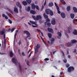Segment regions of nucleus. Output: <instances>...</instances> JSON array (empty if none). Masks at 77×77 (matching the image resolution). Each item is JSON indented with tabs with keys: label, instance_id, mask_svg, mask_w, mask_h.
I'll list each match as a JSON object with an SVG mask.
<instances>
[{
	"label": "nucleus",
	"instance_id": "1",
	"mask_svg": "<svg viewBox=\"0 0 77 77\" xmlns=\"http://www.w3.org/2000/svg\"><path fill=\"white\" fill-rule=\"evenodd\" d=\"M0 35H3V38H6V34H5V29H2L0 31Z\"/></svg>",
	"mask_w": 77,
	"mask_h": 77
},
{
	"label": "nucleus",
	"instance_id": "2",
	"mask_svg": "<svg viewBox=\"0 0 77 77\" xmlns=\"http://www.w3.org/2000/svg\"><path fill=\"white\" fill-rule=\"evenodd\" d=\"M74 70V68L73 66H70L67 69V71L68 72H71Z\"/></svg>",
	"mask_w": 77,
	"mask_h": 77
},
{
	"label": "nucleus",
	"instance_id": "3",
	"mask_svg": "<svg viewBox=\"0 0 77 77\" xmlns=\"http://www.w3.org/2000/svg\"><path fill=\"white\" fill-rule=\"evenodd\" d=\"M25 34H26L27 35H27L26 37V38H29V37H30V33L29 32V31L26 30V31H24L23 32Z\"/></svg>",
	"mask_w": 77,
	"mask_h": 77
},
{
	"label": "nucleus",
	"instance_id": "4",
	"mask_svg": "<svg viewBox=\"0 0 77 77\" xmlns=\"http://www.w3.org/2000/svg\"><path fill=\"white\" fill-rule=\"evenodd\" d=\"M12 62L13 63H14L16 65H17V63L18 62V60L17 59H15V58H13L12 59Z\"/></svg>",
	"mask_w": 77,
	"mask_h": 77
},
{
	"label": "nucleus",
	"instance_id": "5",
	"mask_svg": "<svg viewBox=\"0 0 77 77\" xmlns=\"http://www.w3.org/2000/svg\"><path fill=\"white\" fill-rule=\"evenodd\" d=\"M48 30L49 32H50V33H54V31H53V30L51 28H48Z\"/></svg>",
	"mask_w": 77,
	"mask_h": 77
},
{
	"label": "nucleus",
	"instance_id": "6",
	"mask_svg": "<svg viewBox=\"0 0 77 77\" xmlns=\"http://www.w3.org/2000/svg\"><path fill=\"white\" fill-rule=\"evenodd\" d=\"M16 5L18 6V7H19V8H20V9H22V6H21V5L20 4L19 2H16Z\"/></svg>",
	"mask_w": 77,
	"mask_h": 77
},
{
	"label": "nucleus",
	"instance_id": "7",
	"mask_svg": "<svg viewBox=\"0 0 77 77\" xmlns=\"http://www.w3.org/2000/svg\"><path fill=\"white\" fill-rule=\"evenodd\" d=\"M45 26H48V27H50V26H51V23L50 22L47 23V22L46 21V22L45 23Z\"/></svg>",
	"mask_w": 77,
	"mask_h": 77
},
{
	"label": "nucleus",
	"instance_id": "8",
	"mask_svg": "<svg viewBox=\"0 0 77 77\" xmlns=\"http://www.w3.org/2000/svg\"><path fill=\"white\" fill-rule=\"evenodd\" d=\"M51 10L49 9H46L45 10V12L48 15V14H50V12Z\"/></svg>",
	"mask_w": 77,
	"mask_h": 77
},
{
	"label": "nucleus",
	"instance_id": "9",
	"mask_svg": "<svg viewBox=\"0 0 77 77\" xmlns=\"http://www.w3.org/2000/svg\"><path fill=\"white\" fill-rule=\"evenodd\" d=\"M37 20H39V19H42V17L40 15H38L36 16Z\"/></svg>",
	"mask_w": 77,
	"mask_h": 77
},
{
	"label": "nucleus",
	"instance_id": "10",
	"mask_svg": "<svg viewBox=\"0 0 77 77\" xmlns=\"http://www.w3.org/2000/svg\"><path fill=\"white\" fill-rule=\"evenodd\" d=\"M50 41L51 42L50 44L51 45H52V44H53V43H54V38H52L51 39H50Z\"/></svg>",
	"mask_w": 77,
	"mask_h": 77
},
{
	"label": "nucleus",
	"instance_id": "11",
	"mask_svg": "<svg viewBox=\"0 0 77 77\" xmlns=\"http://www.w3.org/2000/svg\"><path fill=\"white\" fill-rule=\"evenodd\" d=\"M51 23L53 25H55L56 24V21H55V19H53L51 22Z\"/></svg>",
	"mask_w": 77,
	"mask_h": 77
},
{
	"label": "nucleus",
	"instance_id": "12",
	"mask_svg": "<svg viewBox=\"0 0 77 77\" xmlns=\"http://www.w3.org/2000/svg\"><path fill=\"white\" fill-rule=\"evenodd\" d=\"M61 16L62 18H65V14L63 13H61Z\"/></svg>",
	"mask_w": 77,
	"mask_h": 77
},
{
	"label": "nucleus",
	"instance_id": "13",
	"mask_svg": "<svg viewBox=\"0 0 77 77\" xmlns=\"http://www.w3.org/2000/svg\"><path fill=\"white\" fill-rule=\"evenodd\" d=\"M31 7L32 9H35V8H36V5H35V4L33 3L31 5Z\"/></svg>",
	"mask_w": 77,
	"mask_h": 77
},
{
	"label": "nucleus",
	"instance_id": "14",
	"mask_svg": "<svg viewBox=\"0 0 77 77\" xmlns=\"http://www.w3.org/2000/svg\"><path fill=\"white\" fill-rule=\"evenodd\" d=\"M14 11L16 14H18V10L17 8H14Z\"/></svg>",
	"mask_w": 77,
	"mask_h": 77
},
{
	"label": "nucleus",
	"instance_id": "15",
	"mask_svg": "<svg viewBox=\"0 0 77 77\" xmlns=\"http://www.w3.org/2000/svg\"><path fill=\"white\" fill-rule=\"evenodd\" d=\"M43 16L44 17L45 19H46V18H48V15H46L45 14V13L43 14Z\"/></svg>",
	"mask_w": 77,
	"mask_h": 77
},
{
	"label": "nucleus",
	"instance_id": "16",
	"mask_svg": "<svg viewBox=\"0 0 77 77\" xmlns=\"http://www.w3.org/2000/svg\"><path fill=\"white\" fill-rule=\"evenodd\" d=\"M18 65H19V68L21 72H22V70L21 69V64H20V63H18Z\"/></svg>",
	"mask_w": 77,
	"mask_h": 77
},
{
	"label": "nucleus",
	"instance_id": "17",
	"mask_svg": "<svg viewBox=\"0 0 77 77\" xmlns=\"http://www.w3.org/2000/svg\"><path fill=\"white\" fill-rule=\"evenodd\" d=\"M30 13L32 14H36V11H35L31 10L30 11Z\"/></svg>",
	"mask_w": 77,
	"mask_h": 77
},
{
	"label": "nucleus",
	"instance_id": "18",
	"mask_svg": "<svg viewBox=\"0 0 77 77\" xmlns=\"http://www.w3.org/2000/svg\"><path fill=\"white\" fill-rule=\"evenodd\" d=\"M70 16L72 19H73L74 18L75 15L74 14L71 13L70 14Z\"/></svg>",
	"mask_w": 77,
	"mask_h": 77
},
{
	"label": "nucleus",
	"instance_id": "19",
	"mask_svg": "<svg viewBox=\"0 0 77 77\" xmlns=\"http://www.w3.org/2000/svg\"><path fill=\"white\" fill-rule=\"evenodd\" d=\"M14 56V53L12 52V51H11L10 52V57H12V56Z\"/></svg>",
	"mask_w": 77,
	"mask_h": 77
},
{
	"label": "nucleus",
	"instance_id": "20",
	"mask_svg": "<svg viewBox=\"0 0 77 77\" xmlns=\"http://www.w3.org/2000/svg\"><path fill=\"white\" fill-rule=\"evenodd\" d=\"M73 33L74 35H77V30L75 29H74L73 32Z\"/></svg>",
	"mask_w": 77,
	"mask_h": 77
},
{
	"label": "nucleus",
	"instance_id": "21",
	"mask_svg": "<svg viewBox=\"0 0 77 77\" xmlns=\"http://www.w3.org/2000/svg\"><path fill=\"white\" fill-rule=\"evenodd\" d=\"M77 42V41L75 39L72 40L71 41V42H72V44H74V43H76Z\"/></svg>",
	"mask_w": 77,
	"mask_h": 77
},
{
	"label": "nucleus",
	"instance_id": "22",
	"mask_svg": "<svg viewBox=\"0 0 77 77\" xmlns=\"http://www.w3.org/2000/svg\"><path fill=\"white\" fill-rule=\"evenodd\" d=\"M67 45L68 47H71L72 46V43L68 42Z\"/></svg>",
	"mask_w": 77,
	"mask_h": 77
},
{
	"label": "nucleus",
	"instance_id": "23",
	"mask_svg": "<svg viewBox=\"0 0 77 77\" xmlns=\"http://www.w3.org/2000/svg\"><path fill=\"white\" fill-rule=\"evenodd\" d=\"M26 11L27 12H29V11H30V7L29 6H28L27 9V8H26Z\"/></svg>",
	"mask_w": 77,
	"mask_h": 77
},
{
	"label": "nucleus",
	"instance_id": "24",
	"mask_svg": "<svg viewBox=\"0 0 77 77\" xmlns=\"http://www.w3.org/2000/svg\"><path fill=\"white\" fill-rule=\"evenodd\" d=\"M36 30L37 31V32H40L41 35H42V36H44V35L43 34V33L41 32V31L40 29H36Z\"/></svg>",
	"mask_w": 77,
	"mask_h": 77
},
{
	"label": "nucleus",
	"instance_id": "25",
	"mask_svg": "<svg viewBox=\"0 0 77 77\" xmlns=\"http://www.w3.org/2000/svg\"><path fill=\"white\" fill-rule=\"evenodd\" d=\"M53 6V3L52 2H51L49 3L48 4V6L49 7H51L52 6Z\"/></svg>",
	"mask_w": 77,
	"mask_h": 77
},
{
	"label": "nucleus",
	"instance_id": "26",
	"mask_svg": "<svg viewBox=\"0 0 77 77\" xmlns=\"http://www.w3.org/2000/svg\"><path fill=\"white\" fill-rule=\"evenodd\" d=\"M67 11L68 12H69L71 9V7L70 6H68L66 8Z\"/></svg>",
	"mask_w": 77,
	"mask_h": 77
},
{
	"label": "nucleus",
	"instance_id": "27",
	"mask_svg": "<svg viewBox=\"0 0 77 77\" xmlns=\"http://www.w3.org/2000/svg\"><path fill=\"white\" fill-rule=\"evenodd\" d=\"M48 35L49 38H51V37H52V34L51 33H48Z\"/></svg>",
	"mask_w": 77,
	"mask_h": 77
},
{
	"label": "nucleus",
	"instance_id": "28",
	"mask_svg": "<svg viewBox=\"0 0 77 77\" xmlns=\"http://www.w3.org/2000/svg\"><path fill=\"white\" fill-rule=\"evenodd\" d=\"M60 2L61 3H63V5H66V2L65 1H64V0H60Z\"/></svg>",
	"mask_w": 77,
	"mask_h": 77
},
{
	"label": "nucleus",
	"instance_id": "29",
	"mask_svg": "<svg viewBox=\"0 0 77 77\" xmlns=\"http://www.w3.org/2000/svg\"><path fill=\"white\" fill-rule=\"evenodd\" d=\"M41 47V45L39 44H37V46H36V48L37 49H39Z\"/></svg>",
	"mask_w": 77,
	"mask_h": 77
},
{
	"label": "nucleus",
	"instance_id": "30",
	"mask_svg": "<svg viewBox=\"0 0 77 77\" xmlns=\"http://www.w3.org/2000/svg\"><path fill=\"white\" fill-rule=\"evenodd\" d=\"M22 4H23V5H24V6H26V5H27V3L26 1H23L22 2Z\"/></svg>",
	"mask_w": 77,
	"mask_h": 77
},
{
	"label": "nucleus",
	"instance_id": "31",
	"mask_svg": "<svg viewBox=\"0 0 77 77\" xmlns=\"http://www.w3.org/2000/svg\"><path fill=\"white\" fill-rule=\"evenodd\" d=\"M73 9L74 12H77V8L76 7H73Z\"/></svg>",
	"mask_w": 77,
	"mask_h": 77
},
{
	"label": "nucleus",
	"instance_id": "32",
	"mask_svg": "<svg viewBox=\"0 0 77 77\" xmlns=\"http://www.w3.org/2000/svg\"><path fill=\"white\" fill-rule=\"evenodd\" d=\"M62 32V31H60V32H58L57 33L58 35V36H62V34L61 33V32Z\"/></svg>",
	"mask_w": 77,
	"mask_h": 77
},
{
	"label": "nucleus",
	"instance_id": "33",
	"mask_svg": "<svg viewBox=\"0 0 77 77\" xmlns=\"http://www.w3.org/2000/svg\"><path fill=\"white\" fill-rule=\"evenodd\" d=\"M49 14L51 16H53V15H54L53 12V11L51 10L50 12H49Z\"/></svg>",
	"mask_w": 77,
	"mask_h": 77
},
{
	"label": "nucleus",
	"instance_id": "34",
	"mask_svg": "<svg viewBox=\"0 0 77 77\" xmlns=\"http://www.w3.org/2000/svg\"><path fill=\"white\" fill-rule=\"evenodd\" d=\"M7 9H8V11H9V12H11V14H13L14 12H13V11H12V10H11L10 9L8 8H7Z\"/></svg>",
	"mask_w": 77,
	"mask_h": 77
},
{
	"label": "nucleus",
	"instance_id": "35",
	"mask_svg": "<svg viewBox=\"0 0 77 77\" xmlns=\"http://www.w3.org/2000/svg\"><path fill=\"white\" fill-rule=\"evenodd\" d=\"M28 4H30L31 2H32V0H26Z\"/></svg>",
	"mask_w": 77,
	"mask_h": 77
},
{
	"label": "nucleus",
	"instance_id": "36",
	"mask_svg": "<svg viewBox=\"0 0 77 77\" xmlns=\"http://www.w3.org/2000/svg\"><path fill=\"white\" fill-rule=\"evenodd\" d=\"M38 52V49L36 48L35 50V53L36 54Z\"/></svg>",
	"mask_w": 77,
	"mask_h": 77
},
{
	"label": "nucleus",
	"instance_id": "37",
	"mask_svg": "<svg viewBox=\"0 0 77 77\" xmlns=\"http://www.w3.org/2000/svg\"><path fill=\"white\" fill-rule=\"evenodd\" d=\"M7 14V15H8V17H10L11 16V14L8 12H6Z\"/></svg>",
	"mask_w": 77,
	"mask_h": 77
},
{
	"label": "nucleus",
	"instance_id": "38",
	"mask_svg": "<svg viewBox=\"0 0 77 77\" xmlns=\"http://www.w3.org/2000/svg\"><path fill=\"white\" fill-rule=\"evenodd\" d=\"M29 22H30V23H31V24H35V22L33 21L29 20Z\"/></svg>",
	"mask_w": 77,
	"mask_h": 77
},
{
	"label": "nucleus",
	"instance_id": "39",
	"mask_svg": "<svg viewBox=\"0 0 77 77\" xmlns=\"http://www.w3.org/2000/svg\"><path fill=\"white\" fill-rule=\"evenodd\" d=\"M32 17L33 18L34 20H37V19H36V18L35 16L32 15Z\"/></svg>",
	"mask_w": 77,
	"mask_h": 77
},
{
	"label": "nucleus",
	"instance_id": "40",
	"mask_svg": "<svg viewBox=\"0 0 77 77\" xmlns=\"http://www.w3.org/2000/svg\"><path fill=\"white\" fill-rule=\"evenodd\" d=\"M54 5L56 7L57 9H58L59 8L58 7V5H57V4L56 3V2L54 3Z\"/></svg>",
	"mask_w": 77,
	"mask_h": 77
},
{
	"label": "nucleus",
	"instance_id": "41",
	"mask_svg": "<svg viewBox=\"0 0 77 77\" xmlns=\"http://www.w3.org/2000/svg\"><path fill=\"white\" fill-rule=\"evenodd\" d=\"M35 8L38 10V11H39V7L38 6L36 5Z\"/></svg>",
	"mask_w": 77,
	"mask_h": 77
},
{
	"label": "nucleus",
	"instance_id": "42",
	"mask_svg": "<svg viewBox=\"0 0 77 77\" xmlns=\"http://www.w3.org/2000/svg\"><path fill=\"white\" fill-rule=\"evenodd\" d=\"M4 39V44H6V38H3Z\"/></svg>",
	"mask_w": 77,
	"mask_h": 77
},
{
	"label": "nucleus",
	"instance_id": "43",
	"mask_svg": "<svg viewBox=\"0 0 77 77\" xmlns=\"http://www.w3.org/2000/svg\"><path fill=\"white\" fill-rule=\"evenodd\" d=\"M57 12L58 14H60V11H59L60 9H59V8H58L57 9Z\"/></svg>",
	"mask_w": 77,
	"mask_h": 77
},
{
	"label": "nucleus",
	"instance_id": "44",
	"mask_svg": "<svg viewBox=\"0 0 77 77\" xmlns=\"http://www.w3.org/2000/svg\"><path fill=\"white\" fill-rule=\"evenodd\" d=\"M44 5H42V7L41 10V11H42L43 10V9H44Z\"/></svg>",
	"mask_w": 77,
	"mask_h": 77
},
{
	"label": "nucleus",
	"instance_id": "45",
	"mask_svg": "<svg viewBox=\"0 0 77 77\" xmlns=\"http://www.w3.org/2000/svg\"><path fill=\"white\" fill-rule=\"evenodd\" d=\"M66 68H68V67L69 66V64L67 63L66 65Z\"/></svg>",
	"mask_w": 77,
	"mask_h": 77
},
{
	"label": "nucleus",
	"instance_id": "46",
	"mask_svg": "<svg viewBox=\"0 0 77 77\" xmlns=\"http://www.w3.org/2000/svg\"><path fill=\"white\" fill-rule=\"evenodd\" d=\"M65 35L67 36V38H68L69 37V36L68 35V34H67V33L66 32H65L64 33Z\"/></svg>",
	"mask_w": 77,
	"mask_h": 77
},
{
	"label": "nucleus",
	"instance_id": "47",
	"mask_svg": "<svg viewBox=\"0 0 77 77\" xmlns=\"http://www.w3.org/2000/svg\"><path fill=\"white\" fill-rule=\"evenodd\" d=\"M26 64L27 65H28V66H29V61L27 60L26 61Z\"/></svg>",
	"mask_w": 77,
	"mask_h": 77
},
{
	"label": "nucleus",
	"instance_id": "48",
	"mask_svg": "<svg viewBox=\"0 0 77 77\" xmlns=\"http://www.w3.org/2000/svg\"><path fill=\"white\" fill-rule=\"evenodd\" d=\"M8 21H9L10 24H12V21H11V20H10V19H8Z\"/></svg>",
	"mask_w": 77,
	"mask_h": 77
},
{
	"label": "nucleus",
	"instance_id": "49",
	"mask_svg": "<svg viewBox=\"0 0 77 77\" xmlns=\"http://www.w3.org/2000/svg\"><path fill=\"white\" fill-rule=\"evenodd\" d=\"M63 61L64 63H66L67 62V60H66V59H64L63 60Z\"/></svg>",
	"mask_w": 77,
	"mask_h": 77
},
{
	"label": "nucleus",
	"instance_id": "50",
	"mask_svg": "<svg viewBox=\"0 0 77 77\" xmlns=\"http://www.w3.org/2000/svg\"><path fill=\"white\" fill-rule=\"evenodd\" d=\"M61 8L62 9H63V10H64V11L65 10V8L64 6H62Z\"/></svg>",
	"mask_w": 77,
	"mask_h": 77
},
{
	"label": "nucleus",
	"instance_id": "51",
	"mask_svg": "<svg viewBox=\"0 0 77 77\" xmlns=\"http://www.w3.org/2000/svg\"><path fill=\"white\" fill-rule=\"evenodd\" d=\"M73 23H75V21L76 22H77V19H75V20H73Z\"/></svg>",
	"mask_w": 77,
	"mask_h": 77
},
{
	"label": "nucleus",
	"instance_id": "52",
	"mask_svg": "<svg viewBox=\"0 0 77 77\" xmlns=\"http://www.w3.org/2000/svg\"><path fill=\"white\" fill-rule=\"evenodd\" d=\"M46 22L47 21L48 22H50V19L49 18H48L46 20Z\"/></svg>",
	"mask_w": 77,
	"mask_h": 77
},
{
	"label": "nucleus",
	"instance_id": "53",
	"mask_svg": "<svg viewBox=\"0 0 77 77\" xmlns=\"http://www.w3.org/2000/svg\"><path fill=\"white\" fill-rule=\"evenodd\" d=\"M22 56H26V55H25V54H24V52H23L22 53Z\"/></svg>",
	"mask_w": 77,
	"mask_h": 77
},
{
	"label": "nucleus",
	"instance_id": "54",
	"mask_svg": "<svg viewBox=\"0 0 77 77\" xmlns=\"http://www.w3.org/2000/svg\"><path fill=\"white\" fill-rule=\"evenodd\" d=\"M62 51V54H63V56H65V54H64V52H63V51L62 50L61 51Z\"/></svg>",
	"mask_w": 77,
	"mask_h": 77
},
{
	"label": "nucleus",
	"instance_id": "55",
	"mask_svg": "<svg viewBox=\"0 0 77 77\" xmlns=\"http://www.w3.org/2000/svg\"><path fill=\"white\" fill-rule=\"evenodd\" d=\"M32 52H31L30 54H29V58L30 57V56H31V54H32Z\"/></svg>",
	"mask_w": 77,
	"mask_h": 77
},
{
	"label": "nucleus",
	"instance_id": "56",
	"mask_svg": "<svg viewBox=\"0 0 77 77\" xmlns=\"http://www.w3.org/2000/svg\"><path fill=\"white\" fill-rule=\"evenodd\" d=\"M39 22L40 24H42V20H39Z\"/></svg>",
	"mask_w": 77,
	"mask_h": 77
},
{
	"label": "nucleus",
	"instance_id": "57",
	"mask_svg": "<svg viewBox=\"0 0 77 77\" xmlns=\"http://www.w3.org/2000/svg\"><path fill=\"white\" fill-rule=\"evenodd\" d=\"M71 29H72L71 27V26H69L68 28V30H71Z\"/></svg>",
	"mask_w": 77,
	"mask_h": 77
},
{
	"label": "nucleus",
	"instance_id": "58",
	"mask_svg": "<svg viewBox=\"0 0 77 77\" xmlns=\"http://www.w3.org/2000/svg\"><path fill=\"white\" fill-rule=\"evenodd\" d=\"M5 17L6 20H8V16H7L6 15Z\"/></svg>",
	"mask_w": 77,
	"mask_h": 77
},
{
	"label": "nucleus",
	"instance_id": "59",
	"mask_svg": "<svg viewBox=\"0 0 77 77\" xmlns=\"http://www.w3.org/2000/svg\"><path fill=\"white\" fill-rule=\"evenodd\" d=\"M2 17H5L6 15H5V14H2Z\"/></svg>",
	"mask_w": 77,
	"mask_h": 77
},
{
	"label": "nucleus",
	"instance_id": "60",
	"mask_svg": "<svg viewBox=\"0 0 77 77\" xmlns=\"http://www.w3.org/2000/svg\"><path fill=\"white\" fill-rule=\"evenodd\" d=\"M14 30H15V28H13V29H12L11 30V32H13L14 31Z\"/></svg>",
	"mask_w": 77,
	"mask_h": 77
},
{
	"label": "nucleus",
	"instance_id": "61",
	"mask_svg": "<svg viewBox=\"0 0 77 77\" xmlns=\"http://www.w3.org/2000/svg\"><path fill=\"white\" fill-rule=\"evenodd\" d=\"M17 33H15L14 35V39H15V38H16V36H17Z\"/></svg>",
	"mask_w": 77,
	"mask_h": 77
},
{
	"label": "nucleus",
	"instance_id": "62",
	"mask_svg": "<svg viewBox=\"0 0 77 77\" xmlns=\"http://www.w3.org/2000/svg\"><path fill=\"white\" fill-rule=\"evenodd\" d=\"M45 60H49V59L48 58H46L45 59Z\"/></svg>",
	"mask_w": 77,
	"mask_h": 77
},
{
	"label": "nucleus",
	"instance_id": "63",
	"mask_svg": "<svg viewBox=\"0 0 77 77\" xmlns=\"http://www.w3.org/2000/svg\"><path fill=\"white\" fill-rule=\"evenodd\" d=\"M32 27H38V26H34L33 25H32Z\"/></svg>",
	"mask_w": 77,
	"mask_h": 77
},
{
	"label": "nucleus",
	"instance_id": "64",
	"mask_svg": "<svg viewBox=\"0 0 77 77\" xmlns=\"http://www.w3.org/2000/svg\"><path fill=\"white\" fill-rule=\"evenodd\" d=\"M76 51H77V50L76 49H75L74 50V51H73V53H76Z\"/></svg>",
	"mask_w": 77,
	"mask_h": 77
}]
</instances>
